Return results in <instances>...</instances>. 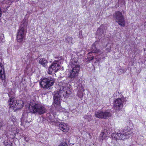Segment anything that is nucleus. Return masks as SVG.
<instances>
[{
	"instance_id": "obj_1",
	"label": "nucleus",
	"mask_w": 146,
	"mask_h": 146,
	"mask_svg": "<svg viewBox=\"0 0 146 146\" xmlns=\"http://www.w3.org/2000/svg\"><path fill=\"white\" fill-rule=\"evenodd\" d=\"M133 133L131 131H123L121 132L119 131L117 133H113L111 135L110 139L111 142L113 145H114L117 142V139H122L125 138H128L132 136Z\"/></svg>"
},
{
	"instance_id": "obj_2",
	"label": "nucleus",
	"mask_w": 146,
	"mask_h": 146,
	"mask_svg": "<svg viewBox=\"0 0 146 146\" xmlns=\"http://www.w3.org/2000/svg\"><path fill=\"white\" fill-rule=\"evenodd\" d=\"M27 22L26 20H23L17 32V38L18 42H21L23 41L27 32Z\"/></svg>"
},
{
	"instance_id": "obj_3",
	"label": "nucleus",
	"mask_w": 146,
	"mask_h": 146,
	"mask_svg": "<svg viewBox=\"0 0 146 146\" xmlns=\"http://www.w3.org/2000/svg\"><path fill=\"white\" fill-rule=\"evenodd\" d=\"M27 22L26 20H23L17 32V38L18 42H21L23 41L27 32Z\"/></svg>"
},
{
	"instance_id": "obj_4",
	"label": "nucleus",
	"mask_w": 146,
	"mask_h": 146,
	"mask_svg": "<svg viewBox=\"0 0 146 146\" xmlns=\"http://www.w3.org/2000/svg\"><path fill=\"white\" fill-rule=\"evenodd\" d=\"M77 60L74 62L72 60V64L71 65L72 70L70 72V74L72 81L75 83H77L78 82V76L80 70V66L77 64Z\"/></svg>"
},
{
	"instance_id": "obj_5",
	"label": "nucleus",
	"mask_w": 146,
	"mask_h": 146,
	"mask_svg": "<svg viewBox=\"0 0 146 146\" xmlns=\"http://www.w3.org/2000/svg\"><path fill=\"white\" fill-rule=\"evenodd\" d=\"M29 110L32 113L40 115L45 113L47 110L44 105L40 103L34 104L33 105L30 104Z\"/></svg>"
},
{
	"instance_id": "obj_6",
	"label": "nucleus",
	"mask_w": 146,
	"mask_h": 146,
	"mask_svg": "<svg viewBox=\"0 0 146 146\" xmlns=\"http://www.w3.org/2000/svg\"><path fill=\"white\" fill-rule=\"evenodd\" d=\"M66 82L64 81H62L59 82L58 84L60 89L58 92L60 94H62L64 98L66 97L68 95L71 94L70 88L67 86Z\"/></svg>"
},
{
	"instance_id": "obj_7",
	"label": "nucleus",
	"mask_w": 146,
	"mask_h": 146,
	"mask_svg": "<svg viewBox=\"0 0 146 146\" xmlns=\"http://www.w3.org/2000/svg\"><path fill=\"white\" fill-rule=\"evenodd\" d=\"M40 82V86L44 88L48 89L53 85L55 81L54 79L51 77L43 78L41 79Z\"/></svg>"
},
{
	"instance_id": "obj_8",
	"label": "nucleus",
	"mask_w": 146,
	"mask_h": 146,
	"mask_svg": "<svg viewBox=\"0 0 146 146\" xmlns=\"http://www.w3.org/2000/svg\"><path fill=\"white\" fill-rule=\"evenodd\" d=\"M95 115L97 118L101 119H107L111 115V113L109 111L99 110L95 112Z\"/></svg>"
},
{
	"instance_id": "obj_9",
	"label": "nucleus",
	"mask_w": 146,
	"mask_h": 146,
	"mask_svg": "<svg viewBox=\"0 0 146 146\" xmlns=\"http://www.w3.org/2000/svg\"><path fill=\"white\" fill-rule=\"evenodd\" d=\"M116 22L121 27H124L125 21L122 13L119 11H117L113 14Z\"/></svg>"
},
{
	"instance_id": "obj_10",
	"label": "nucleus",
	"mask_w": 146,
	"mask_h": 146,
	"mask_svg": "<svg viewBox=\"0 0 146 146\" xmlns=\"http://www.w3.org/2000/svg\"><path fill=\"white\" fill-rule=\"evenodd\" d=\"M54 106L56 108L59 107L60 108V104L61 97H63L62 94H60L57 91H54L53 93Z\"/></svg>"
},
{
	"instance_id": "obj_11",
	"label": "nucleus",
	"mask_w": 146,
	"mask_h": 146,
	"mask_svg": "<svg viewBox=\"0 0 146 146\" xmlns=\"http://www.w3.org/2000/svg\"><path fill=\"white\" fill-rule=\"evenodd\" d=\"M91 52H89L88 54V57L86 59L87 62H90L93 60L94 56H92L91 55L92 53H97L100 55L102 53V52L100 50L97 49L94 44L92 45L91 47Z\"/></svg>"
},
{
	"instance_id": "obj_12",
	"label": "nucleus",
	"mask_w": 146,
	"mask_h": 146,
	"mask_svg": "<svg viewBox=\"0 0 146 146\" xmlns=\"http://www.w3.org/2000/svg\"><path fill=\"white\" fill-rule=\"evenodd\" d=\"M60 65L58 62H54L50 65L48 69V74H52L57 72L60 68Z\"/></svg>"
},
{
	"instance_id": "obj_13",
	"label": "nucleus",
	"mask_w": 146,
	"mask_h": 146,
	"mask_svg": "<svg viewBox=\"0 0 146 146\" xmlns=\"http://www.w3.org/2000/svg\"><path fill=\"white\" fill-rule=\"evenodd\" d=\"M125 99L126 98H118L115 101L114 108L115 110L119 111L121 110L123 107V104L124 102L126 101Z\"/></svg>"
},
{
	"instance_id": "obj_14",
	"label": "nucleus",
	"mask_w": 146,
	"mask_h": 146,
	"mask_svg": "<svg viewBox=\"0 0 146 146\" xmlns=\"http://www.w3.org/2000/svg\"><path fill=\"white\" fill-rule=\"evenodd\" d=\"M0 78L2 80V84L4 87H6L7 84V80L5 78L4 66L2 64L0 63Z\"/></svg>"
},
{
	"instance_id": "obj_15",
	"label": "nucleus",
	"mask_w": 146,
	"mask_h": 146,
	"mask_svg": "<svg viewBox=\"0 0 146 146\" xmlns=\"http://www.w3.org/2000/svg\"><path fill=\"white\" fill-rule=\"evenodd\" d=\"M12 93H13V92H9L8 93V95L10 97L9 102L10 107H14L16 105L17 101L15 98L11 96Z\"/></svg>"
},
{
	"instance_id": "obj_16",
	"label": "nucleus",
	"mask_w": 146,
	"mask_h": 146,
	"mask_svg": "<svg viewBox=\"0 0 146 146\" xmlns=\"http://www.w3.org/2000/svg\"><path fill=\"white\" fill-rule=\"evenodd\" d=\"M105 28L104 27V26L103 25L100 26L97 31L98 35L100 36V37L101 36V38L104 37L105 36Z\"/></svg>"
},
{
	"instance_id": "obj_17",
	"label": "nucleus",
	"mask_w": 146,
	"mask_h": 146,
	"mask_svg": "<svg viewBox=\"0 0 146 146\" xmlns=\"http://www.w3.org/2000/svg\"><path fill=\"white\" fill-rule=\"evenodd\" d=\"M49 120L48 121L50 124L55 125L57 126H58L60 123L58 120L56 118H54L53 116L50 117H49Z\"/></svg>"
},
{
	"instance_id": "obj_18",
	"label": "nucleus",
	"mask_w": 146,
	"mask_h": 146,
	"mask_svg": "<svg viewBox=\"0 0 146 146\" xmlns=\"http://www.w3.org/2000/svg\"><path fill=\"white\" fill-rule=\"evenodd\" d=\"M60 130L64 132H67L68 130V127L67 124L64 123H60L58 126Z\"/></svg>"
},
{
	"instance_id": "obj_19",
	"label": "nucleus",
	"mask_w": 146,
	"mask_h": 146,
	"mask_svg": "<svg viewBox=\"0 0 146 146\" xmlns=\"http://www.w3.org/2000/svg\"><path fill=\"white\" fill-rule=\"evenodd\" d=\"M39 63L44 67H46L48 62L45 59L43 58L40 59Z\"/></svg>"
},
{
	"instance_id": "obj_20",
	"label": "nucleus",
	"mask_w": 146,
	"mask_h": 146,
	"mask_svg": "<svg viewBox=\"0 0 146 146\" xmlns=\"http://www.w3.org/2000/svg\"><path fill=\"white\" fill-rule=\"evenodd\" d=\"M72 37L68 36L65 39L66 42L70 44H71L72 43Z\"/></svg>"
},
{
	"instance_id": "obj_21",
	"label": "nucleus",
	"mask_w": 146,
	"mask_h": 146,
	"mask_svg": "<svg viewBox=\"0 0 146 146\" xmlns=\"http://www.w3.org/2000/svg\"><path fill=\"white\" fill-rule=\"evenodd\" d=\"M108 137V136L107 135H106L102 131L99 137L100 139L103 140L106 139Z\"/></svg>"
},
{
	"instance_id": "obj_22",
	"label": "nucleus",
	"mask_w": 146,
	"mask_h": 146,
	"mask_svg": "<svg viewBox=\"0 0 146 146\" xmlns=\"http://www.w3.org/2000/svg\"><path fill=\"white\" fill-rule=\"evenodd\" d=\"M83 117L85 119H87L89 122L93 119L91 115L90 114L85 115Z\"/></svg>"
},
{
	"instance_id": "obj_23",
	"label": "nucleus",
	"mask_w": 146,
	"mask_h": 146,
	"mask_svg": "<svg viewBox=\"0 0 146 146\" xmlns=\"http://www.w3.org/2000/svg\"><path fill=\"white\" fill-rule=\"evenodd\" d=\"M106 135L108 136L109 134L110 133V132L108 129H105L104 130L102 131Z\"/></svg>"
},
{
	"instance_id": "obj_24",
	"label": "nucleus",
	"mask_w": 146,
	"mask_h": 146,
	"mask_svg": "<svg viewBox=\"0 0 146 146\" xmlns=\"http://www.w3.org/2000/svg\"><path fill=\"white\" fill-rule=\"evenodd\" d=\"M3 35H1L0 36V42H3L4 40L3 39Z\"/></svg>"
},
{
	"instance_id": "obj_25",
	"label": "nucleus",
	"mask_w": 146,
	"mask_h": 146,
	"mask_svg": "<svg viewBox=\"0 0 146 146\" xmlns=\"http://www.w3.org/2000/svg\"><path fill=\"white\" fill-rule=\"evenodd\" d=\"M59 146H67V145L66 143L64 142L60 143Z\"/></svg>"
},
{
	"instance_id": "obj_26",
	"label": "nucleus",
	"mask_w": 146,
	"mask_h": 146,
	"mask_svg": "<svg viewBox=\"0 0 146 146\" xmlns=\"http://www.w3.org/2000/svg\"><path fill=\"white\" fill-rule=\"evenodd\" d=\"M9 0H4L3 1V3H8L10 2Z\"/></svg>"
},
{
	"instance_id": "obj_27",
	"label": "nucleus",
	"mask_w": 146,
	"mask_h": 146,
	"mask_svg": "<svg viewBox=\"0 0 146 146\" xmlns=\"http://www.w3.org/2000/svg\"><path fill=\"white\" fill-rule=\"evenodd\" d=\"M24 140L26 142H27L28 141V140L27 139V137L26 136H25L24 137Z\"/></svg>"
},
{
	"instance_id": "obj_28",
	"label": "nucleus",
	"mask_w": 146,
	"mask_h": 146,
	"mask_svg": "<svg viewBox=\"0 0 146 146\" xmlns=\"http://www.w3.org/2000/svg\"><path fill=\"white\" fill-rule=\"evenodd\" d=\"M83 87L82 86L81 87V88H79V90H81L82 91H84V90H83Z\"/></svg>"
},
{
	"instance_id": "obj_29",
	"label": "nucleus",
	"mask_w": 146,
	"mask_h": 146,
	"mask_svg": "<svg viewBox=\"0 0 146 146\" xmlns=\"http://www.w3.org/2000/svg\"><path fill=\"white\" fill-rule=\"evenodd\" d=\"M25 123H29L30 122L28 121H27V120H26L25 121Z\"/></svg>"
},
{
	"instance_id": "obj_30",
	"label": "nucleus",
	"mask_w": 146,
	"mask_h": 146,
	"mask_svg": "<svg viewBox=\"0 0 146 146\" xmlns=\"http://www.w3.org/2000/svg\"><path fill=\"white\" fill-rule=\"evenodd\" d=\"M80 94H81L80 96H79V97L81 98L82 96V94L81 93H80Z\"/></svg>"
},
{
	"instance_id": "obj_31",
	"label": "nucleus",
	"mask_w": 146,
	"mask_h": 146,
	"mask_svg": "<svg viewBox=\"0 0 146 146\" xmlns=\"http://www.w3.org/2000/svg\"><path fill=\"white\" fill-rule=\"evenodd\" d=\"M141 0H138V1H140Z\"/></svg>"
},
{
	"instance_id": "obj_32",
	"label": "nucleus",
	"mask_w": 146,
	"mask_h": 146,
	"mask_svg": "<svg viewBox=\"0 0 146 146\" xmlns=\"http://www.w3.org/2000/svg\"><path fill=\"white\" fill-rule=\"evenodd\" d=\"M19 0H17V1H19Z\"/></svg>"
}]
</instances>
